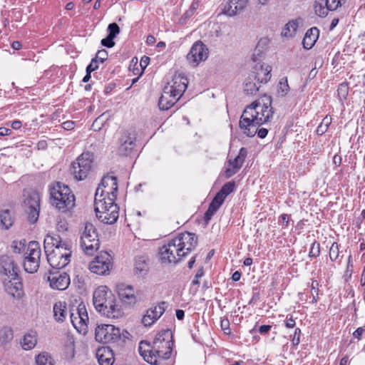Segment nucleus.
I'll return each instance as SVG.
<instances>
[{"label":"nucleus","mask_w":365,"mask_h":365,"mask_svg":"<svg viewBox=\"0 0 365 365\" xmlns=\"http://www.w3.org/2000/svg\"><path fill=\"white\" fill-rule=\"evenodd\" d=\"M68 243L63 242L58 235H47L44 239L43 247L44 250H53L58 247L68 246Z\"/></svg>","instance_id":"b1692460"},{"label":"nucleus","mask_w":365,"mask_h":365,"mask_svg":"<svg viewBox=\"0 0 365 365\" xmlns=\"http://www.w3.org/2000/svg\"><path fill=\"white\" fill-rule=\"evenodd\" d=\"M320 254V244L314 241L310 248V251L309 253V257H317Z\"/></svg>","instance_id":"864d4df0"},{"label":"nucleus","mask_w":365,"mask_h":365,"mask_svg":"<svg viewBox=\"0 0 365 365\" xmlns=\"http://www.w3.org/2000/svg\"><path fill=\"white\" fill-rule=\"evenodd\" d=\"M36 365H54L53 360L46 352H42L36 358Z\"/></svg>","instance_id":"a19ab883"},{"label":"nucleus","mask_w":365,"mask_h":365,"mask_svg":"<svg viewBox=\"0 0 365 365\" xmlns=\"http://www.w3.org/2000/svg\"><path fill=\"white\" fill-rule=\"evenodd\" d=\"M114 304V297L111 294V292H109V296L106 299V303H103L102 309H97V311L103 314V312H106V311H109V309H111Z\"/></svg>","instance_id":"37998d69"},{"label":"nucleus","mask_w":365,"mask_h":365,"mask_svg":"<svg viewBox=\"0 0 365 365\" xmlns=\"http://www.w3.org/2000/svg\"><path fill=\"white\" fill-rule=\"evenodd\" d=\"M48 280L50 282V286L53 289L58 290H64L70 284L69 275L64 272H51L48 277Z\"/></svg>","instance_id":"dca6fc26"},{"label":"nucleus","mask_w":365,"mask_h":365,"mask_svg":"<svg viewBox=\"0 0 365 365\" xmlns=\"http://www.w3.org/2000/svg\"><path fill=\"white\" fill-rule=\"evenodd\" d=\"M13 339V331L9 327L0 329V346H4Z\"/></svg>","instance_id":"58836bf2"},{"label":"nucleus","mask_w":365,"mask_h":365,"mask_svg":"<svg viewBox=\"0 0 365 365\" xmlns=\"http://www.w3.org/2000/svg\"><path fill=\"white\" fill-rule=\"evenodd\" d=\"M154 307H155V309H157L158 314L160 317L165 311V309L167 307V302H164V301L160 302V303H158V304L157 306H155Z\"/></svg>","instance_id":"bf43d9fd"},{"label":"nucleus","mask_w":365,"mask_h":365,"mask_svg":"<svg viewBox=\"0 0 365 365\" xmlns=\"http://www.w3.org/2000/svg\"><path fill=\"white\" fill-rule=\"evenodd\" d=\"M339 256V246L336 242H334L329 249V258L331 261H335Z\"/></svg>","instance_id":"8fccbe9b"},{"label":"nucleus","mask_w":365,"mask_h":365,"mask_svg":"<svg viewBox=\"0 0 365 365\" xmlns=\"http://www.w3.org/2000/svg\"><path fill=\"white\" fill-rule=\"evenodd\" d=\"M218 209L219 208L217 207L215 205H213L211 203L210 204L208 209L207 210L204 215V220L206 223H208V222L211 220L212 217Z\"/></svg>","instance_id":"09e8293b"},{"label":"nucleus","mask_w":365,"mask_h":365,"mask_svg":"<svg viewBox=\"0 0 365 365\" xmlns=\"http://www.w3.org/2000/svg\"><path fill=\"white\" fill-rule=\"evenodd\" d=\"M117 292L120 300L126 304H134L136 302V297L134 289L130 285L120 284L117 286Z\"/></svg>","instance_id":"6ab92c4d"},{"label":"nucleus","mask_w":365,"mask_h":365,"mask_svg":"<svg viewBox=\"0 0 365 365\" xmlns=\"http://www.w3.org/2000/svg\"><path fill=\"white\" fill-rule=\"evenodd\" d=\"M123 314V312L118 305L114 304L111 309L109 311H106V312H103V315L106 316L108 318L118 319Z\"/></svg>","instance_id":"79ce46f5"},{"label":"nucleus","mask_w":365,"mask_h":365,"mask_svg":"<svg viewBox=\"0 0 365 365\" xmlns=\"http://www.w3.org/2000/svg\"><path fill=\"white\" fill-rule=\"evenodd\" d=\"M248 1L249 0H230L225 4L223 12L230 16H233L245 9Z\"/></svg>","instance_id":"412c9836"},{"label":"nucleus","mask_w":365,"mask_h":365,"mask_svg":"<svg viewBox=\"0 0 365 365\" xmlns=\"http://www.w3.org/2000/svg\"><path fill=\"white\" fill-rule=\"evenodd\" d=\"M5 291L14 298L20 299L23 294V284L19 274L2 278Z\"/></svg>","instance_id":"4468645a"},{"label":"nucleus","mask_w":365,"mask_h":365,"mask_svg":"<svg viewBox=\"0 0 365 365\" xmlns=\"http://www.w3.org/2000/svg\"><path fill=\"white\" fill-rule=\"evenodd\" d=\"M176 239H180L181 242L179 247L183 253V257L190 252L197 244V237L195 234L190 232H185L179 235Z\"/></svg>","instance_id":"f3484780"},{"label":"nucleus","mask_w":365,"mask_h":365,"mask_svg":"<svg viewBox=\"0 0 365 365\" xmlns=\"http://www.w3.org/2000/svg\"><path fill=\"white\" fill-rule=\"evenodd\" d=\"M14 211L6 209L0 212L1 225L5 229L9 230L14 222Z\"/></svg>","instance_id":"a878e982"},{"label":"nucleus","mask_w":365,"mask_h":365,"mask_svg":"<svg viewBox=\"0 0 365 365\" xmlns=\"http://www.w3.org/2000/svg\"><path fill=\"white\" fill-rule=\"evenodd\" d=\"M203 274H204V270H203V268L201 267L197 270V272L195 276V279L192 280V283L193 284H199L200 282H199L198 279L202 277L203 276Z\"/></svg>","instance_id":"e2e57ef3"},{"label":"nucleus","mask_w":365,"mask_h":365,"mask_svg":"<svg viewBox=\"0 0 365 365\" xmlns=\"http://www.w3.org/2000/svg\"><path fill=\"white\" fill-rule=\"evenodd\" d=\"M22 206L30 224H35L40 212V195L35 190H24Z\"/></svg>","instance_id":"39448f33"},{"label":"nucleus","mask_w":365,"mask_h":365,"mask_svg":"<svg viewBox=\"0 0 365 365\" xmlns=\"http://www.w3.org/2000/svg\"><path fill=\"white\" fill-rule=\"evenodd\" d=\"M235 187V182L234 181H230L226 182L219 190L226 197L228 195L232 192Z\"/></svg>","instance_id":"c03bdc74"},{"label":"nucleus","mask_w":365,"mask_h":365,"mask_svg":"<svg viewBox=\"0 0 365 365\" xmlns=\"http://www.w3.org/2000/svg\"><path fill=\"white\" fill-rule=\"evenodd\" d=\"M220 325H221L222 329L224 330L226 334H230V322L228 319H222Z\"/></svg>","instance_id":"680f3d73"},{"label":"nucleus","mask_w":365,"mask_h":365,"mask_svg":"<svg viewBox=\"0 0 365 365\" xmlns=\"http://www.w3.org/2000/svg\"><path fill=\"white\" fill-rule=\"evenodd\" d=\"M174 341L172 331L163 329L155 336L153 344L141 341L138 351L143 359L151 365H157L158 359H168L171 356Z\"/></svg>","instance_id":"f03ea898"},{"label":"nucleus","mask_w":365,"mask_h":365,"mask_svg":"<svg viewBox=\"0 0 365 365\" xmlns=\"http://www.w3.org/2000/svg\"><path fill=\"white\" fill-rule=\"evenodd\" d=\"M50 195L52 205L59 210L65 211L75 205V197L70 188L59 182L50 188Z\"/></svg>","instance_id":"20e7f679"},{"label":"nucleus","mask_w":365,"mask_h":365,"mask_svg":"<svg viewBox=\"0 0 365 365\" xmlns=\"http://www.w3.org/2000/svg\"><path fill=\"white\" fill-rule=\"evenodd\" d=\"M148 271V265L144 257H138L135 261V274L139 276H145Z\"/></svg>","instance_id":"c756f323"},{"label":"nucleus","mask_w":365,"mask_h":365,"mask_svg":"<svg viewBox=\"0 0 365 365\" xmlns=\"http://www.w3.org/2000/svg\"><path fill=\"white\" fill-rule=\"evenodd\" d=\"M271 104V96L264 95L245 108L239 123L244 134L255 136L257 128L270 120L274 114Z\"/></svg>","instance_id":"f257e3e1"},{"label":"nucleus","mask_w":365,"mask_h":365,"mask_svg":"<svg viewBox=\"0 0 365 365\" xmlns=\"http://www.w3.org/2000/svg\"><path fill=\"white\" fill-rule=\"evenodd\" d=\"M176 102L177 101L175 98L172 97L170 94H168V92H165L163 90V93L158 101V106L160 110H168L174 106Z\"/></svg>","instance_id":"cd10ccee"},{"label":"nucleus","mask_w":365,"mask_h":365,"mask_svg":"<svg viewBox=\"0 0 365 365\" xmlns=\"http://www.w3.org/2000/svg\"><path fill=\"white\" fill-rule=\"evenodd\" d=\"M96 358L100 365H113L114 354L108 346H103L97 349Z\"/></svg>","instance_id":"4be33fe9"},{"label":"nucleus","mask_w":365,"mask_h":365,"mask_svg":"<svg viewBox=\"0 0 365 365\" xmlns=\"http://www.w3.org/2000/svg\"><path fill=\"white\" fill-rule=\"evenodd\" d=\"M108 56V51L106 49H101L96 53L93 58L98 60L100 63H103L107 60Z\"/></svg>","instance_id":"5fc2aeb1"},{"label":"nucleus","mask_w":365,"mask_h":365,"mask_svg":"<svg viewBox=\"0 0 365 365\" xmlns=\"http://www.w3.org/2000/svg\"><path fill=\"white\" fill-rule=\"evenodd\" d=\"M71 321L75 329H76L79 332L81 331H86V330H81L80 329V324L78 323V321L80 319V318H78V315H76V313L74 314L73 312L71 313Z\"/></svg>","instance_id":"13d9d810"},{"label":"nucleus","mask_w":365,"mask_h":365,"mask_svg":"<svg viewBox=\"0 0 365 365\" xmlns=\"http://www.w3.org/2000/svg\"><path fill=\"white\" fill-rule=\"evenodd\" d=\"M301 334V329L299 328L295 329L294 336L292 339V344L294 346H297L300 342L299 335Z\"/></svg>","instance_id":"052dcab7"},{"label":"nucleus","mask_w":365,"mask_h":365,"mask_svg":"<svg viewBox=\"0 0 365 365\" xmlns=\"http://www.w3.org/2000/svg\"><path fill=\"white\" fill-rule=\"evenodd\" d=\"M135 134L128 130L122 132L119 138L118 151L121 155H128L135 146Z\"/></svg>","instance_id":"2eb2a0df"},{"label":"nucleus","mask_w":365,"mask_h":365,"mask_svg":"<svg viewBox=\"0 0 365 365\" xmlns=\"http://www.w3.org/2000/svg\"><path fill=\"white\" fill-rule=\"evenodd\" d=\"M62 128L66 130H71L74 128V122L71 120H67L62 123Z\"/></svg>","instance_id":"774afa93"},{"label":"nucleus","mask_w":365,"mask_h":365,"mask_svg":"<svg viewBox=\"0 0 365 365\" xmlns=\"http://www.w3.org/2000/svg\"><path fill=\"white\" fill-rule=\"evenodd\" d=\"M120 329L112 324H102L96 329L97 341L102 343L115 342L120 339Z\"/></svg>","instance_id":"9b49d317"},{"label":"nucleus","mask_w":365,"mask_h":365,"mask_svg":"<svg viewBox=\"0 0 365 365\" xmlns=\"http://www.w3.org/2000/svg\"><path fill=\"white\" fill-rule=\"evenodd\" d=\"M112 267V257L108 252H101L89 264L91 272L99 275L108 274Z\"/></svg>","instance_id":"9d476101"},{"label":"nucleus","mask_w":365,"mask_h":365,"mask_svg":"<svg viewBox=\"0 0 365 365\" xmlns=\"http://www.w3.org/2000/svg\"><path fill=\"white\" fill-rule=\"evenodd\" d=\"M195 13H193L190 9H187L184 14L182 16V17L180 19V23L183 24L187 19L190 18Z\"/></svg>","instance_id":"338daca9"},{"label":"nucleus","mask_w":365,"mask_h":365,"mask_svg":"<svg viewBox=\"0 0 365 365\" xmlns=\"http://www.w3.org/2000/svg\"><path fill=\"white\" fill-rule=\"evenodd\" d=\"M71 252L70 245L45 251L48 264L56 269L65 267L70 262Z\"/></svg>","instance_id":"423d86ee"},{"label":"nucleus","mask_w":365,"mask_h":365,"mask_svg":"<svg viewBox=\"0 0 365 365\" xmlns=\"http://www.w3.org/2000/svg\"><path fill=\"white\" fill-rule=\"evenodd\" d=\"M314 7L315 14L320 17H325L329 11L325 5V0H315Z\"/></svg>","instance_id":"4c0bfd02"},{"label":"nucleus","mask_w":365,"mask_h":365,"mask_svg":"<svg viewBox=\"0 0 365 365\" xmlns=\"http://www.w3.org/2000/svg\"><path fill=\"white\" fill-rule=\"evenodd\" d=\"M319 35V30L317 27L308 29L302 40V44L305 49H310L315 44Z\"/></svg>","instance_id":"393cba45"},{"label":"nucleus","mask_w":365,"mask_h":365,"mask_svg":"<svg viewBox=\"0 0 365 365\" xmlns=\"http://www.w3.org/2000/svg\"><path fill=\"white\" fill-rule=\"evenodd\" d=\"M238 172V170L235 168L234 167L227 168L225 171V175L227 178H229L234 175L235 173Z\"/></svg>","instance_id":"69168bd1"},{"label":"nucleus","mask_w":365,"mask_h":365,"mask_svg":"<svg viewBox=\"0 0 365 365\" xmlns=\"http://www.w3.org/2000/svg\"><path fill=\"white\" fill-rule=\"evenodd\" d=\"M108 36L115 38L119 34L120 30L119 26L116 23H111L108 26Z\"/></svg>","instance_id":"3c124183"},{"label":"nucleus","mask_w":365,"mask_h":365,"mask_svg":"<svg viewBox=\"0 0 365 365\" xmlns=\"http://www.w3.org/2000/svg\"><path fill=\"white\" fill-rule=\"evenodd\" d=\"M76 315L80 319L78 323L80 324V329L81 330H86L87 322H88V315L83 304H80L76 309Z\"/></svg>","instance_id":"c85d7f7f"},{"label":"nucleus","mask_w":365,"mask_h":365,"mask_svg":"<svg viewBox=\"0 0 365 365\" xmlns=\"http://www.w3.org/2000/svg\"><path fill=\"white\" fill-rule=\"evenodd\" d=\"M298 24L295 21H289L282 30V35L286 37H292L295 34Z\"/></svg>","instance_id":"ea45409f"},{"label":"nucleus","mask_w":365,"mask_h":365,"mask_svg":"<svg viewBox=\"0 0 365 365\" xmlns=\"http://www.w3.org/2000/svg\"><path fill=\"white\" fill-rule=\"evenodd\" d=\"M271 71L272 68L268 65H256L249 76L253 77L257 83H266L271 78Z\"/></svg>","instance_id":"aec40b11"},{"label":"nucleus","mask_w":365,"mask_h":365,"mask_svg":"<svg viewBox=\"0 0 365 365\" xmlns=\"http://www.w3.org/2000/svg\"><path fill=\"white\" fill-rule=\"evenodd\" d=\"M226 197L222 195L220 191L215 195L212 202H210L213 205H215L217 207L220 208V207L222 205L225 200Z\"/></svg>","instance_id":"603ef678"},{"label":"nucleus","mask_w":365,"mask_h":365,"mask_svg":"<svg viewBox=\"0 0 365 365\" xmlns=\"http://www.w3.org/2000/svg\"><path fill=\"white\" fill-rule=\"evenodd\" d=\"M40 262L31 258L29 256L26 257L24 262V267L26 272L34 273L39 267Z\"/></svg>","instance_id":"c9c22d12"},{"label":"nucleus","mask_w":365,"mask_h":365,"mask_svg":"<svg viewBox=\"0 0 365 365\" xmlns=\"http://www.w3.org/2000/svg\"><path fill=\"white\" fill-rule=\"evenodd\" d=\"M116 198L106 197L98 198V192L95 194V212L98 220L106 224L111 225L118 218V207L115 203Z\"/></svg>","instance_id":"7ed1b4c3"},{"label":"nucleus","mask_w":365,"mask_h":365,"mask_svg":"<svg viewBox=\"0 0 365 365\" xmlns=\"http://www.w3.org/2000/svg\"><path fill=\"white\" fill-rule=\"evenodd\" d=\"M0 265L2 278L19 274V267L11 257L8 255L2 256L0 259Z\"/></svg>","instance_id":"a211bd4d"},{"label":"nucleus","mask_w":365,"mask_h":365,"mask_svg":"<svg viewBox=\"0 0 365 365\" xmlns=\"http://www.w3.org/2000/svg\"><path fill=\"white\" fill-rule=\"evenodd\" d=\"M325 5L329 11H334L341 6L340 0H325Z\"/></svg>","instance_id":"6e6d98bb"},{"label":"nucleus","mask_w":365,"mask_h":365,"mask_svg":"<svg viewBox=\"0 0 365 365\" xmlns=\"http://www.w3.org/2000/svg\"><path fill=\"white\" fill-rule=\"evenodd\" d=\"M247 155V150L245 148H242L240 150L238 155L233 160H229V164L231 167H234L238 170L241 168L245 160Z\"/></svg>","instance_id":"72a5a7b5"},{"label":"nucleus","mask_w":365,"mask_h":365,"mask_svg":"<svg viewBox=\"0 0 365 365\" xmlns=\"http://www.w3.org/2000/svg\"><path fill=\"white\" fill-rule=\"evenodd\" d=\"M66 304L61 302H56L53 306V317L57 322H63L66 318Z\"/></svg>","instance_id":"473e14b6"},{"label":"nucleus","mask_w":365,"mask_h":365,"mask_svg":"<svg viewBox=\"0 0 365 365\" xmlns=\"http://www.w3.org/2000/svg\"><path fill=\"white\" fill-rule=\"evenodd\" d=\"M160 318L157 309L155 307H151L149 309L146 314L143 316L142 319V323L145 326L152 325L155 321H157Z\"/></svg>","instance_id":"2f4dec72"},{"label":"nucleus","mask_w":365,"mask_h":365,"mask_svg":"<svg viewBox=\"0 0 365 365\" xmlns=\"http://www.w3.org/2000/svg\"><path fill=\"white\" fill-rule=\"evenodd\" d=\"M163 90L165 92H168V94H170L172 97L175 98V100L178 101L180 98L182 96L184 92H180L178 90L175 89L173 87L170 86V83H168L167 86H165L163 88Z\"/></svg>","instance_id":"49530a36"},{"label":"nucleus","mask_w":365,"mask_h":365,"mask_svg":"<svg viewBox=\"0 0 365 365\" xmlns=\"http://www.w3.org/2000/svg\"><path fill=\"white\" fill-rule=\"evenodd\" d=\"M338 96L341 101L345 100L349 93V86L347 83L339 84L337 89Z\"/></svg>","instance_id":"a18cd8bd"},{"label":"nucleus","mask_w":365,"mask_h":365,"mask_svg":"<svg viewBox=\"0 0 365 365\" xmlns=\"http://www.w3.org/2000/svg\"><path fill=\"white\" fill-rule=\"evenodd\" d=\"M187 83L188 81L187 78L178 76L173 80L172 84H170V86L175 88L180 92H185L187 88Z\"/></svg>","instance_id":"e433bc0d"},{"label":"nucleus","mask_w":365,"mask_h":365,"mask_svg":"<svg viewBox=\"0 0 365 365\" xmlns=\"http://www.w3.org/2000/svg\"><path fill=\"white\" fill-rule=\"evenodd\" d=\"M260 83H257L253 77L247 76L244 83L243 91L247 95L253 96L259 91Z\"/></svg>","instance_id":"bb28decb"},{"label":"nucleus","mask_w":365,"mask_h":365,"mask_svg":"<svg viewBox=\"0 0 365 365\" xmlns=\"http://www.w3.org/2000/svg\"><path fill=\"white\" fill-rule=\"evenodd\" d=\"M180 239H173L167 245H164L160 250L161 260L164 262L177 263L182 257L183 253L179 247Z\"/></svg>","instance_id":"1a4fd4ad"},{"label":"nucleus","mask_w":365,"mask_h":365,"mask_svg":"<svg viewBox=\"0 0 365 365\" xmlns=\"http://www.w3.org/2000/svg\"><path fill=\"white\" fill-rule=\"evenodd\" d=\"M289 90V85L287 83V78H282L279 81V85H278V92L281 93V95L282 96H284L286 94H287Z\"/></svg>","instance_id":"de8ad7c7"},{"label":"nucleus","mask_w":365,"mask_h":365,"mask_svg":"<svg viewBox=\"0 0 365 365\" xmlns=\"http://www.w3.org/2000/svg\"><path fill=\"white\" fill-rule=\"evenodd\" d=\"M208 56V49L202 41L195 42L187 55V60L193 66H197L200 62L205 61Z\"/></svg>","instance_id":"ddd939ff"},{"label":"nucleus","mask_w":365,"mask_h":365,"mask_svg":"<svg viewBox=\"0 0 365 365\" xmlns=\"http://www.w3.org/2000/svg\"><path fill=\"white\" fill-rule=\"evenodd\" d=\"M81 247L85 253L93 255L99 248L98 234L96 228L91 222H86L84 230L81 237Z\"/></svg>","instance_id":"0eeeda50"},{"label":"nucleus","mask_w":365,"mask_h":365,"mask_svg":"<svg viewBox=\"0 0 365 365\" xmlns=\"http://www.w3.org/2000/svg\"><path fill=\"white\" fill-rule=\"evenodd\" d=\"M109 296L108 288L106 286L98 287L93 292V302L96 309H101L103 303H106V299Z\"/></svg>","instance_id":"5701e85b"},{"label":"nucleus","mask_w":365,"mask_h":365,"mask_svg":"<svg viewBox=\"0 0 365 365\" xmlns=\"http://www.w3.org/2000/svg\"><path fill=\"white\" fill-rule=\"evenodd\" d=\"M27 251L29 252L28 256L40 262L41 248H40L39 243L38 242H36V241L30 242L28 245Z\"/></svg>","instance_id":"f704fd0d"},{"label":"nucleus","mask_w":365,"mask_h":365,"mask_svg":"<svg viewBox=\"0 0 365 365\" xmlns=\"http://www.w3.org/2000/svg\"><path fill=\"white\" fill-rule=\"evenodd\" d=\"M365 331V326L359 327L353 333V336L357 339H361L363 333Z\"/></svg>","instance_id":"0e129e2a"},{"label":"nucleus","mask_w":365,"mask_h":365,"mask_svg":"<svg viewBox=\"0 0 365 365\" xmlns=\"http://www.w3.org/2000/svg\"><path fill=\"white\" fill-rule=\"evenodd\" d=\"M92 154L89 152L83 153L72 163L71 173L77 180H83L88 176L93 164Z\"/></svg>","instance_id":"6e6552de"},{"label":"nucleus","mask_w":365,"mask_h":365,"mask_svg":"<svg viewBox=\"0 0 365 365\" xmlns=\"http://www.w3.org/2000/svg\"><path fill=\"white\" fill-rule=\"evenodd\" d=\"M113 39L114 38L108 35L106 38L101 40V45L107 48H112L115 46Z\"/></svg>","instance_id":"4d7b16f0"},{"label":"nucleus","mask_w":365,"mask_h":365,"mask_svg":"<svg viewBox=\"0 0 365 365\" xmlns=\"http://www.w3.org/2000/svg\"><path fill=\"white\" fill-rule=\"evenodd\" d=\"M21 343L22 348L25 350L33 349L37 343L36 333L31 331L25 334Z\"/></svg>","instance_id":"7c9ffc66"},{"label":"nucleus","mask_w":365,"mask_h":365,"mask_svg":"<svg viewBox=\"0 0 365 365\" xmlns=\"http://www.w3.org/2000/svg\"><path fill=\"white\" fill-rule=\"evenodd\" d=\"M118 191L117 178L115 176L106 175L103 178L99 184L96 192L98 194V198L110 197L116 198Z\"/></svg>","instance_id":"f8f14e48"}]
</instances>
